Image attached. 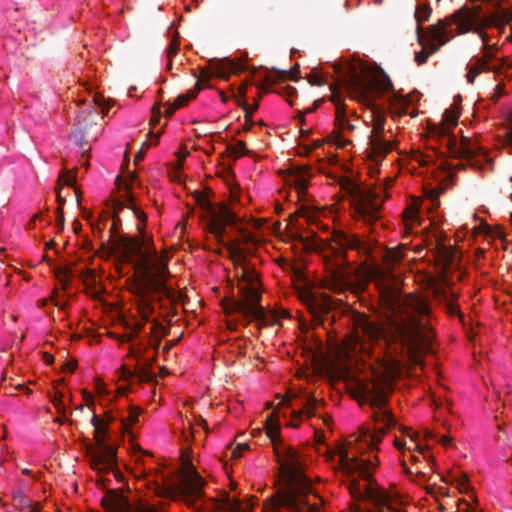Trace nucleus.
I'll return each mask as SVG.
<instances>
[{
    "label": "nucleus",
    "instance_id": "f257e3e1",
    "mask_svg": "<svg viewBox=\"0 0 512 512\" xmlns=\"http://www.w3.org/2000/svg\"><path fill=\"white\" fill-rule=\"evenodd\" d=\"M429 314L427 302L412 294L393 299L392 315L385 329L365 314L354 312L351 317L353 331L343 341V353L347 358L359 353L369 354L372 343L384 340L397 345L412 364L421 365L424 355L432 352Z\"/></svg>",
    "mask_w": 512,
    "mask_h": 512
},
{
    "label": "nucleus",
    "instance_id": "f03ea898",
    "mask_svg": "<svg viewBox=\"0 0 512 512\" xmlns=\"http://www.w3.org/2000/svg\"><path fill=\"white\" fill-rule=\"evenodd\" d=\"M359 389L363 401L370 405L373 410L372 418L375 423L374 430L361 428L359 434L349 437L345 445L337 449V467L349 477L355 474L365 481L361 484L359 479L351 478L348 481V490L354 499H367L378 508H387L391 512H405L396 507L398 498L388 491L382 489L373 478V471L377 467V456L374 460L363 458L358 454L364 449L373 450L381 442L387 429L396 424L392 413L385 408L387 392L383 383L379 381L360 382Z\"/></svg>",
    "mask_w": 512,
    "mask_h": 512
},
{
    "label": "nucleus",
    "instance_id": "7ed1b4c3",
    "mask_svg": "<svg viewBox=\"0 0 512 512\" xmlns=\"http://www.w3.org/2000/svg\"><path fill=\"white\" fill-rule=\"evenodd\" d=\"M295 239L306 251L323 254L324 261L330 270L327 287L335 292H343L347 289L359 292L363 289V284L354 285L350 280V273L346 269L348 249L355 250L369 259L370 263L364 267L365 277L379 285H384L386 290L390 289L394 276L390 268L380 265V260L390 265L401 257L397 251L374 245L369 239L360 238L354 233L343 230H334L331 237L326 239L308 238L300 234H297Z\"/></svg>",
    "mask_w": 512,
    "mask_h": 512
},
{
    "label": "nucleus",
    "instance_id": "20e7f679",
    "mask_svg": "<svg viewBox=\"0 0 512 512\" xmlns=\"http://www.w3.org/2000/svg\"><path fill=\"white\" fill-rule=\"evenodd\" d=\"M112 218V225L109 229V237L101 244L108 254L117 255L120 261L131 263L138 272L137 277L131 284L130 290L138 299V312L141 317L148 321L153 312L152 302L159 300L162 296L174 299V291L166 285L169 275L167 264L160 259L151 263V254L143 250L144 242L137 237H127L118 234L122 221L117 214L110 215L104 212L101 220L91 223L94 233L101 237L102 231L109 218Z\"/></svg>",
    "mask_w": 512,
    "mask_h": 512
},
{
    "label": "nucleus",
    "instance_id": "39448f33",
    "mask_svg": "<svg viewBox=\"0 0 512 512\" xmlns=\"http://www.w3.org/2000/svg\"><path fill=\"white\" fill-rule=\"evenodd\" d=\"M339 77L338 87L331 86V101L335 105L336 120L343 121L345 105L338 92L339 87H343L350 94L351 98L366 103L369 107L373 106L376 97L382 93L392 92L390 105L399 115H405L406 108L413 101L412 95H401L393 91V84L389 76L383 71H369L367 68L347 64L337 70Z\"/></svg>",
    "mask_w": 512,
    "mask_h": 512
},
{
    "label": "nucleus",
    "instance_id": "423d86ee",
    "mask_svg": "<svg viewBox=\"0 0 512 512\" xmlns=\"http://www.w3.org/2000/svg\"><path fill=\"white\" fill-rule=\"evenodd\" d=\"M194 198L197 205L209 217L207 227L209 232L221 243L228 251L229 257L236 264H243L246 260V255L241 247V240L235 239L225 241L224 235L226 232V225H236V216L224 204L215 206L208 200V196L200 191L194 193ZM242 241L245 243L252 242L253 236L250 233L244 232L242 234Z\"/></svg>",
    "mask_w": 512,
    "mask_h": 512
},
{
    "label": "nucleus",
    "instance_id": "0eeeda50",
    "mask_svg": "<svg viewBox=\"0 0 512 512\" xmlns=\"http://www.w3.org/2000/svg\"><path fill=\"white\" fill-rule=\"evenodd\" d=\"M205 481L193 464L186 460L183 463L178 483L159 488V494L174 500H181L194 509H200L204 499Z\"/></svg>",
    "mask_w": 512,
    "mask_h": 512
},
{
    "label": "nucleus",
    "instance_id": "6e6552de",
    "mask_svg": "<svg viewBox=\"0 0 512 512\" xmlns=\"http://www.w3.org/2000/svg\"><path fill=\"white\" fill-rule=\"evenodd\" d=\"M91 423L94 427L95 445L87 447V455L92 469L105 473L118 472L116 448L106 443L107 422L93 413Z\"/></svg>",
    "mask_w": 512,
    "mask_h": 512
},
{
    "label": "nucleus",
    "instance_id": "1a4fd4ad",
    "mask_svg": "<svg viewBox=\"0 0 512 512\" xmlns=\"http://www.w3.org/2000/svg\"><path fill=\"white\" fill-rule=\"evenodd\" d=\"M417 42L423 47L415 52L414 60L418 65L426 63L428 57L440 50L442 46L454 37L448 20H438L425 33L422 26H416Z\"/></svg>",
    "mask_w": 512,
    "mask_h": 512
},
{
    "label": "nucleus",
    "instance_id": "9d476101",
    "mask_svg": "<svg viewBox=\"0 0 512 512\" xmlns=\"http://www.w3.org/2000/svg\"><path fill=\"white\" fill-rule=\"evenodd\" d=\"M240 67L233 61L223 58L221 60H213L210 68H202L199 75L194 74L196 77L195 90L185 95H179L172 103L175 108L179 109L185 106L190 99H194L197 93L203 88V85L208 86V81L212 76L228 80L231 73H239Z\"/></svg>",
    "mask_w": 512,
    "mask_h": 512
},
{
    "label": "nucleus",
    "instance_id": "9b49d317",
    "mask_svg": "<svg viewBox=\"0 0 512 512\" xmlns=\"http://www.w3.org/2000/svg\"><path fill=\"white\" fill-rule=\"evenodd\" d=\"M450 130L451 127L442 121L439 124L429 126L431 135L443 140L445 146L454 157L470 160L481 153L482 148L466 136H462L458 145L456 137L450 133Z\"/></svg>",
    "mask_w": 512,
    "mask_h": 512
},
{
    "label": "nucleus",
    "instance_id": "f8f14e48",
    "mask_svg": "<svg viewBox=\"0 0 512 512\" xmlns=\"http://www.w3.org/2000/svg\"><path fill=\"white\" fill-rule=\"evenodd\" d=\"M341 186L356 202V213L363 222L372 224L379 219L380 205L375 202L374 193L364 190L349 179L342 181Z\"/></svg>",
    "mask_w": 512,
    "mask_h": 512
},
{
    "label": "nucleus",
    "instance_id": "ddd939ff",
    "mask_svg": "<svg viewBox=\"0 0 512 512\" xmlns=\"http://www.w3.org/2000/svg\"><path fill=\"white\" fill-rule=\"evenodd\" d=\"M265 424L266 434L273 443L282 467L290 474H298L301 469V462L297 452L291 447H284L282 450L277 448V443H281L279 438L280 424L274 413L267 416Z\"/></svg>",
    "mask_w": 512,
    "mask_h": 512
},
{
    "label": "nucleus",
    "instance_id": "4468645a",
    "mask_svg": "<svg viewBox=\"0 0 512 512\" xmlns=\"http://www.w3.org/2000/svg\"><path fill=\"white\" fill-rule=\"evenodd\" d=\"M248 304L246 302H234V310L245 317L256 320L260 327L278 324L279 315L275 312H267L261 306V293L248 290Z\"/></svg>",
    "mask_w": 512,
    "mask_h": 512
},
{
    "label": "nucleus",
    "instance_id": "2eb2a0df",
    "mask_svg": "<svg viewBox=\"0 0 512 512\" xmlns=\"http://www.w3.org/2000/svg\"><path fill=\"white\" fill-rule=\"evenodd\" d=\"M311 490L307 483H295L281 496L279 504L289 512H321L316 504L307 500Z\"/></svg>",
    "mask_w": 512,
    "mask_h": 512
},
{
    "label": "nucleus",
    "instance_id": "dca6fc26",
    "mask_svg": "<svg viewBox=\"0 0 512 512\" xmlns=\"http://www.w3.org/2000/svg\"><path fill=\"white\" fill-rule=\"evenodd\" d=\"M385 117L377 113L373 120V128L369 138V145L372 154L377 157H384L394 149V143L383 138Z\"/></svg>",
    "mask_w": 512,
    "mask_h": 512
},
{
    "label": "nucleus",
    "instance_id": "f3484780",
    "mask_svg": "<svg viewBox=\"0 0 512 512\" xmlns=\"http://www.w3.org/2000/svg\"><path fill=\"white\" fill-rule=\"evenodd\" d=\"M241 279L243 283L239 285V291L241 294L240 299L230 298L223 302V307L227 313H234V302H249L248 301V290H254L257 293H260L258 289V275L255 271L250 270L249 268H242Z\"/></svg>",
    "mask_w": 512,
    "mask_h": 512
},
{
    "label": "nucleus",
    "instance_id": "a211bd4d",
    "mask_svg": "<svg viewBox=\"0 0 512 512\" xmlns=\"http://www.w3.org/2000/svg\"><path fill=\"white\" fill-rule=\"evenodd\" d=\"M481 11V6H475L473 9L463 6L443 20H448L450 26L456 24L459 33L464 34L473 29V25H475L476 21L480 18Z\"/></svg>",
    "mask_w": 512,
    "mask_h": 512
},
{
    "label": "nucleus",
    "instance_id": "6ab92c4d",
    "mask_svg": "<svg viewBox=\"0 0 512 512\" xmlns=\"http://www.w3.org/2000/svg\"><path fill=\"white\" fill-rule=\"evenodd\" d=\"M290 177V181L295 186L298 196L301 197L305 195L308 189V180L310 177L309 167L302 166L293 168Z\"/></svg>",
    "mask_w": 512,
    "mask_h": 512
},
{
    "label": "nucleus",
    "instance_id": "aec40b11",
    "mask_svg": "<svg viewBox=\"0 0 512 512\" xmlns=\"http://www.w3.org/2000/svg\"><path fill=\"white\" fill-rule=\"evenodd\" d=\"M302 409L300 411L293 412L292 416L295 419H299L302 414H306L308 418L315 416V409L317 406V400L311 396L306 395L301 401Z\"/></svg>",
    "mask_w": 512,
    "mask_h": 512
},
{
    "label": "nucleus",
    "instance_id": "412c9836",
    "mask_svg": "<svg viewBox=\"0 0 512 512\" xmlns=\"http://www.w3.org/2000/svg\"><path fill=\"white\" fill-rule=\"evenodd\" d=\"M136 178V175L134 173H131L129 175V179L125 181V189L127 191V200L129 201L130 203V208L133 210L135 216L142 222H145L147 220V215L142 211L140 210L139 208H137L135 205H134V200H133V197L132 195L130 194L129 190H130V183Z\"/></svg>",
    "mask_w": 512,
    "mask_h": 512
},
{
    "label": "nucleus",
    "instance_id": "4be33fe9",
    "mask_svg": "<svg viewBox=\"0 0 512 512\" xmlns=\"http://www.w3.org/2000/svg\"><path fill=\"white\" fill-rule=\"evenodd\" d=\"M237 104L245 111V121L246 123H248L245 129H250L251 126L253 125V122L251 121L252 114L259 108L258 100L256 99L252 106L248 105L244 100H238Z\"/></svg>",
    "mask_w": 512,
    "mask_h": 512
},
{
    "label": "nucleus",
    "instance_id": "5701e85b",
    "mask_svg": "<svg viewBox=\"0 0 512 512\" xmlns=\"http://www.w3.org/2000/svg\"><path fill=\"white\" fill-rule=\"evenodd\" d=\"M432 9L429 4L419 5L415 10V20L417 22V26H421V23L427 21L431 16Z\"/></svg>",
    "mask_w": 512,
    "mask_h": 512
},
{
    "label": "nucleus",
    "instance_id": "b1692460",
    "mask_svg": "<svg viewBox=\"0 0 512 512\" xmlns=\"http://www.w3.org/2000/svg\"><path fill=\"white\" fill-rule=\"evenodd\" d=\"M494 15L497 17V22H499L498 29L503 32L505 26L512 22V10L510 9H501L498 12H495Z\"/></svg>",
    "mask_w": 512,
    "mask_h": 512
},
{
    "label": "nucleus",
    "instance_id": "393cba45",
    "mask_svg": "<svg viewBox=\"0 0 512 512\" xmlns=\"http://www.w3.org/2000/svg\"><path fill=\"white\" fill-rule=\"evenodd\" d=\"M179 47H180V42L178 40V35L174 36L172 39H171V42L169 44V47L167 48L166 50V54H167V59H168V63H167V68L170 70L172 68V58L177 55L178 51H179Z\"/></svg>",
    "mask_w": 512,
    "mask_h": 512
},
{
    "label": "nucleus",
    "instance_id": "a878e982",
    "mask_svg": "<svg viewBox=\"0 0 512 512\" xmlns=\"http://www.w3.org/2000/svg\"><path fill=\"white\" fill-rule=\"evenodd\" d=\"M460 117V112L457 108L455 109H446L443 113L442 122L446 123L451 128L455 127L458 124V119Z\"/></svg>",
    "mask_w": 512,
    "mask_h": 512
},
{
    "label": "nucleus",
    "instance_id": "bb28decb",
    "mask_svg": "<svg viewBox=\"0 0 512 512\" xmlns=\"http://www.w3.org/2000/svg\"><path fill=\"white\" fill-rule=\"evenodd\" d=\"M151 334L155 338V343H151V345L154 349H157L161 338L166 335V329L162 324L154 322L152 325Z\"/></svg>",
    "mask_w": 512,
    "mask_h": 512
},
{
    "label": "nucleus",
    "instance_id": "cd10ccee",
    "mask_svg": "<svg viewBox=\"0 0 512 512\" xmlns=\"http://www.w3.org/2000/svg\"><path fill=\"white\" fill-rule=\"evenodd\" d=\"M56 276L59 278V281L63 287V289H66L69 285V277L72 276V270L71 268L64 266L59 267L56 269Z\"/></svg>",
    "mask_w": 512,
    "mask_h": 512
},
{
    "label": "nucleus",
    "instance_id": "c85d7f7f",
    "mask_svg": "<svg viewBox=\"0 0 512 512\" xmlns=\"http://www.w3.org/2000/svg\"><path fill=\"white\" fill-rule=\"evenodd\" d=\"M476 26H481L482 30H484L486 27L494 26L496 28L499 27V22H497V17L494 15V13L481 17L476 21L475 25H473V28Z\"/></svg>",
    "mask_w": 512,
    "mask_h": 512
},
{
    "label": "nucleus",
    "instance_id": "c756f323",
    "mask_svg": "<svg viewBox=\"0 0 512 512\" xmlns=\"http://www.w3.org/2000/svg\"><path fill=\"white\" fill-rule=\"evenodd\" d=\"M273 72H275L277 79H281V80H286V79L295 80V74L299 72V65H296L290 71L273 69Z\"/></svg>",
    "mask_w": 512,
    "mask_h": 512
},
{
    "label": "nucleus",
    "instance_id": "7c9ffc66",
    "mask_svg": "<svg viewBox=\"0 0 512 512\" xmlns=\"http://www.w3.org/2000/svg\"><path fill=\"white\" fill-rule=\"evenodd\" d=\"M62 399L63 394L60 391H56L54 395L51 397V402L59 414H64L65 412V407L63 405Z\"/></svg>",
    "mask_w": 512,
    "mask_h": 512
},
{
    "label": "nucleus",
    "instance_id": "2f4dec72",
    "mask_svg": "<svg viewBox=\"0 0 512 512\" xmlns=\"http://www.w3.org/2000/svg\"><path fill=\"white\" fill-rule=\"evenodd\" d=\"M229 150L235 158L240 155L248 154V149L243 141H238L234 146H231Z\"/></svg>",
    "mask_w": 512,
    "mask_h": 512
},
{
    "label": "nucleus",
    "instance_id": "473e14b6",
    "mask_svg": "<svg viewBox=\"0 0 512 512\" xmlns=\"http://www.w3.org/2000/svg\"><path fill=\"white\" fill-rule=\"evenodd\" d=\"M136 377L141 382H150L154 380V374L145 367H138Z\"/></svg>",
    "mask_w": 512,
    "mask_h": 512
},
{
    "label": "nucleus",
    "instance_id": "72a5a7b5",
    "mask_svg": "<svg viewBox=\"0 0 512 512\" xmlns=\"http://www.w3.org/2000/svg\"><path fill=\"white\" fill-rule=\"evenodd\" d=\"M140 412L138 408L131 407L129 411L128 420H122V426L128 428L130 425L136 423L138 421Z\"/></svg>",
    "mask_w": 512,
    "mask_h": 512
},
{
    "label": "nucleus",
    "instance_id": "f704fd0d",
    "mask_svg": "<svg viewBox=\"0 0 512 512\" xmlns=\"http://www.w3.org/2000/svg\"><path fill=\"white\" fill-rule=\"evenodd\" d=\"M142 328H143V324L142 323H137L134 326L133 330L129 334L123 335V336L119 337L120 342H122V343H124V342H131L132 340H134L138 336V334H139V332L141 331Z\"/></svg>",
    "mask_w": 512,
    "mask_h": 512
},
{
    "label": "nucleus",
    "instance_id": "c9c22d12",
    "mask_svg": "<svg viewBox=\"0 0 512 512\" xmlns=\"http://www.w3.org/2000/svg\"><path fill=\"white\" fill-rule=\"evenodd\" d=\"M80 277L83 279L86 285H93L96 282L95 271L92 269H85L80 273Z\"/></svg>",
    "mask_w": 512,
    "mask_h": 512
},
{
    "label": "nucleus",
    "instance_id": "e433bc0d",
    "mask_svg": "<svg viewBox=\"0 0 512 512\" xmlns=\"http://www.w3.org/2000/svg\"><path fill=\"white\" fill-rule=\"evenodd\" d=\"M440 192H441V190L435 189V188L426 190V192H425L426 197L432 201V204L434 207H438L440 205V202H439Z\"/></svg>",
    "mask_w": 512,
    "mask_h": 512
},
{
    "label": "nucleus",
    "instance_id": "4c0bfd02",
    "mask_svg": "<svg viewBox=\"0 0 512 512\" xmlns=\"http://www.w3.org/2000/svg\"><path fill=\"white\" fill-rule=\"evenodd\" d=\"M160 118H161L160 104L155 103L152 107V115L150 118V124L152 126L157 125L160 121Z\"/></svg>",
    "mask_w": 512,
    "mask_h": 512
},
{
    "label": "nucleus",
    "instance_id": "58836bf2",
    "mask_svg": "<svg viewBox=\"0 0 512 512\" xmlns=\"http://www.w3.org/2000/svg\"><path fill=\"white\" fill-rule=\"evenodd\" d=\"M470 32H474L476 33L482 40V42L484 43L485 45V49H489V35L484 31L482 30L481 26H476L475 28H473Z\"/></svg>",
    "mask_w": 512,
    "mask_h": 512
},
{
    "label": "nucleus",
    "instance_id": "ea45409f",
    "mask_svg": "<svg viewBox=\"0 0 512 512\" xmlns=\"http://www.w3.org/2000/svg\"><path fill=\"white\" fill-rule=\"evenodd\" d=\"M343 121H337L335 119V125L338 127V129L340 130H348V131H353L355 129V126L349 122V120L347 119V116H346V110L344 111V117H343Z\"/></svg>",
    "mask_w": 512,
    "mask_h": 512
},
{
    "label": "nucleus",
    "instance_id": "a19ab883",
    "mask_svg": "<svg viewBox=\"0 0 512 512\" xmlns=\"http://www.w3.org/2000/svg\"><path fill=\"white\" fill-rule=\"evenodd\" d=\"M225 506L229 512H240L242 510V505L238 500H231L228 497L226 499Z\"/></svg>",
    "mask_w": 512,
    "mask_h": 512
},
{
    "label": "nucleus",
    "instance_id": "79ce46f5",
    "mask_svg": "<svg viewBox=\"0 0 512 512\" xmlns=\"http://www.w3.org/2000/svg\"><path fill=\"white\" fill-rule=\"evenodd\" d=\"M141 343H139L138 347L130 346L129 348V356L136 358L137 360H141L144 357V351L146 348H141Z\"/></svg>",
    "mask_w": 512,
    "mask_h": 512
},
{
    "label": "nucleus",
    "instance_id": "37998d69",
    "mask_svg": "<svg viewBox=\"0 0 512 512\" xmlns=\"http://www.w3.org/2000/svg\"><path fill=\"white\" fill-rule=\"evenodd\" d=\"M457 481V487L459 488L460 492H465L468 489V477L465 474H461L456 479Z\"/></svg>",
    "mask_w": 512,
    "mask_h": 512
},
{
    "label": "nucleus",
    "instance_id": "c03bdc74",
    "mask_svg": "<svg viewBox=\"0 0 512 512\" xmlns=\"http://www.w3.org/2000/svg\"><path fill=\"white\" fill-rule=\"evenodd\" d=\"M60 179L63 181V183L67 186H74L75 185V175L71 174L70 172L66 171L60 176Z\"/></svg>",
    "mask_w": 512,
    "mask_h": 512
},
{
    "label": "nucleus",
    "instance_id": "a18cd8bd",
    "mask_svg": "<svg viewBox=\"0 0 512 512\" xmlns=\"http://www.w3.org/2000/svg\"><path fill=\"white\" fill-rule=\"evenodd\" d=\"M149 146L150 145L147 142H144L142 144L141 149L138 151V153L134 157L135 164H138L139 162H141L144 159V156H145L147 150L149 149Z\"/></svg>",
    "mask_w": 512,
    "mask_h": 512
},
{
    "label": "nucleus",
    "instance_id": "49530a36",
    "mask_svg": "<svg viewBox=\"0 0 512 512\" xmlns=\"http://www.w3.org/2000/svg\"><path fill=\"white\" fill-rule=\"evenodd\" d=\"M307 80L308 82L311 84V85H315V86H322L324 85L325 81L324 79L322 78V76L318 75V74H309L307 76Z\"/></svg>",
    "mask_w": 512,
    "mask_h": 512
},
{
    "label": "nucleus",
    "instance_id": "de8ad7c7",
    "mask_svg": "<svg viewBox=\"0 0 512 512\" xmlns=\"http://www.w3.org/2000/svg\"><path fill=\"white\" fill-rule=\"evenodd\" d=\"M249 448V445L247 443H241L238 444L234 450L232 451V457L233 458H239L242 456V453L246 451Z\"/></svg>",
    "mask_w": 512,
    "mask_h": 512
},
{
    "label": "nucleus",
    "instance_id": "09e8293b",
    "mask_svg": "<svg viewBox=\"0 0 512 512\" xmlns=\"http://www.w3.org/2000/svg\"><path fill=\"white\" fill-rule=\"evenodd\" d=\"M480 73H481V69L471 66L466 74L468 83L472 84L474 82L476 76Z\"/></svg>",
    "mask_w": 512,
    "mask_h": 512
},
{
    "label": "nucleus",
    "instance_id": "8fccbe9b",
    "mask_svg": "<svg viewBox=\"0 0 512 512\" xmlns=\"http://www.w3.org/2000/svg\"><path fill=\"white\" fill-rule=\"evenodd\" d=\"M64 223H65V218H64L63 210L61 207H58L57 219H56V226L58 228V231H61L64 229Z\"/></svg>",
    "mask_w": 512,
    "mask_h": 512
},
{
    "label": "nucleus",
    "instance_id": "3c124183",
    "mask_svg": "<svg viewBox=\"0 0 512 512\" xmlns=\"http://www.w3.org/2000/svg\"><path fill=\"white\" fill-rule=\"evenodd\" d=\"M110 501L112 502V509H113V510L118 509V508H120L123 504H125L124 498H123L122 496H119V495H113V496H111Z\"/></svg>",
    "mask_w": 512,
    "mask_h": 512
},
{
    "label": "nucleus",
    "instance_id": "603ef678",
    "mask_svg": "<svg viewBox=\"0 0 512 512\" xmlns=\"http://www.w3.org/2000/svg\"><path fill=\"white\" fill-rule=\"evenodd\" d=\"M39 508H40V504L38 502L34 503V504L29 503V504H27L26 507L17 509L16 512H40Z\"/></svg>",
    "mask_w": 512,
    "mask_h": 512
},
{
    "label": "nucleus",
    "instance_id": "864d4df0",
    "mask_svg": "<svg viewBox=\"0 0 512 512\" xmlns=\"http://www.w3.org/2000/svg\"><path fill=\"white\" fill-rule=\"evenodd\" d=\"M472 67H477L478 69H481V72L484 70H490L487 60H485L484 58H477L475 65H473Z\"/></svg>",
    "mask_w": 512,
    "mask_h": 512
},
{
    "label": "nucleus",
    "instance_id": "5fc2aeb1",
    "mask_svg": "<svg viewBox=\"0 0 512 512\" xmlns=\"http://www.w3.org/2000/svg\"><path fill=\"white\" fill-rule=\"evenodd\" d=\"M310 307H311L312 312L315 315H317L318 313H321V312H327L329 310V304H326V303L322 304V305H318V309H316L314 304H311Z\"/></svg>",
    "mask_w": 512,
    "mask_h": 512
},
{
    "label": "nucleus",
    "instance_id": "6e6d98bb",
    "mask_svg": "<svg viewBox=\"0 0 512 512\" xmlns=\"http://www.w3.org/2000/svg\"><path fill=\"white\" fill-rule=\"evenodd\" d=\"M404 215H405V221L407 220H415L417 219V211L414 209V208H408L405 212H404Z\"/></svg>",
    "mask_w": 512,
    "mask_h": 512
},
{
    "label": "nucleus",
    "instance_id": "4d7b16f0",
    "mask_svg": "<svg viewBox=\"0 0 512 512\" xmlns=\"http://www.w3.org/2000/svg\"><path fill=\"white\" fill-rule=\"evenodd\" d=\"M122 370H123V377L125 379H131V378L136 377L137 370L133 371V370H130L129 368H126V367H123Z\"/></svg>",
    "mask_w": 512,
    "mask_h": 512
},
{
    "label": "nucleus",
    "instance_id": "13d9d810",
    "mask_svg": "<svg viewBox=\"0 0 512 512\" xmlns=\"http://www.w3.org/2000/svg\"><path fill=\"white\" fill-rule=\"evenodd\" d=\"M14 500L21 505L22 507H26L28 503L25 502L24 496L21 492H18L14 496Z\"/></svg>",
    "mask_w": 512,
    "mask_h": 512
},
{
    "label": "nucleus",
    "instance_id": "bf43d9fd",
    "mask_svg": "<svg viewBox=\"0 0 512 512\" xmlns=\"http://www.w3.org/2000/svg\"><path fill=\"white\" fill-rule=\"evenodd\" d=\"M77 367V361L76 360H70L65 363L64 369H67L69 372H73Z\"/></svg>",
    "mask_w": 512,
    "mask_h": 512
},
{
    "label": "nucleus",
    "instance_id": "052dcab7",
    "mask_svg": "<svg viewBox=\"0 0 512 512\" xmlns=\"http://www.w3.org/2000/svg\"><path fill=\"white\" fill-rule=\"evenodd\" d=\"M125 207V205L120 202V201H114V204H113V213L112 214H117Z\"/></svg>",
    "mask_w": 512,
    "mask_h": 512
},
{
    "label": "nucleus",
    "instance_id": "680f3d73",
    "mask_svg": "<svg viewBox=\"0 0 512 512\" xmlns=\"http://www.w3.org/2000/svg\"><path fill=\"white\" fill-rule=\"evenodd\" d=\"M42 360H43L46 364L50 365V364H52V363H53V361H54V357H53L50 353H48V352H43V353H42Z\"/></svg>",
    "mask_w": 512,
    "mask_h": 512
},
{
    "label": "nucleus",
    "instance_id": "e2e57ef3",
    "mask_svg": "<svg viewBox=\"0 0 512 512\" xmlns=\"http://www.w3.org/2000/svg\"><path fill=\"white\" fill-rule=\"evenodd\" d=\"M284 92H278L279 94L287 95L288 97H291L294 93H296V89L292 86H286L283 88Z\"/></svg>",
    "mask_w": 512,
    "mask_h": 512
},
{
    "label": "nucleus",
    "instance_id": "0e129e2a",
    "mask_svg": "<svg viewBox=\"0 0 512 512\" xmlns=\"http://www.w3.org/2000/svg\"><path fill=\"white\" fill-rule=\"evenodd\" d=\"M176 110H177V108H175V106L173 104H170L169 107L165 110L164 116L169 118L174 114V112Z\"/></svg>",
    "mask_w": 512,
    "mask_h": 512
},
{
    "label": "nucleus",
    "instance_id": "69168bd1",
    "mask_svg": "<svg viewBox=\"0 0 512 512\" xmlns=\"http://www.w3.org/2000/svg\"><path fill=\"white\" fill-rule=\"evenodd\" d=\"M247 91V83L244 82L238 89V95L242 98L245 97Z\"/></svg>",
    "mask_w": 512,
    "mask_h": 512
},
{
    "label": "nucleus",
    "instance_id": "338daca9",
    "mask_svg": "<svg viewBox=\"0 0 512 512\" xmlns=\"http://www.w3.org/2000/svg\"><path fill=\"white\" fill-rule=\"evenodd\" d=\"M338 139H336V144L340 147H344L346 145H349L350 144V141L349 140H345V139H342L340 137V135L337 136Z\"/></svg>",
    "mask_w": 512,
    "mask_h": 512
},
{
    "label": "nucleus",
    "instance_id": "774afa93",
    "mask_svg": "<svg viewBox=\"0 0 512 512\" xmlns=\"http://www.w3.org/2000/svg\"><path fill=\"white\" fill-rule=\"evenodd\" d=\"M57 201H58L59 207H61L63 209V206L66 203V199L61 196L59 191L57 192Z\"/></svg>",
    "mask_w": 512,
    "mask_h": 512
}]
</instances>
